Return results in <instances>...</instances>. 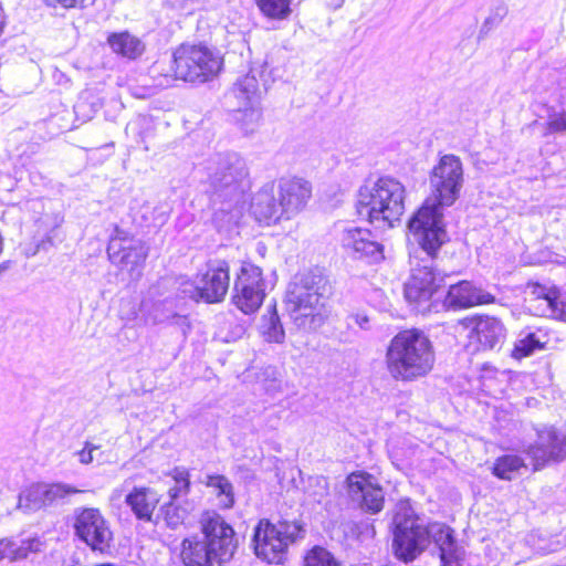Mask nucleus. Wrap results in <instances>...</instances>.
Wrapping results in <instances>:
<instances>
[{"label": "nucleus", "mask_w": 566, "mask_h": 566, "mask_svg": "<svg viewBox=\"0 0 566 566\" xmlns=\"http://www.w3.org/2000/svg\"><path fill=\"white\" fill-rule=\"evenodd\" d=\"M429 185L431 198L412 214L408 229L409 242L434 256L449 241L442 209L451 207L460 198L464 185L461 159L452 154L441 156L430 172Z\"/></svg>", "instance_id": "nucleus-1"}, {"label": "nucleus", "mask_w": 566, "mask_h": 566, "mask_svg": "<svg viewBox=\"0 0 566 566\" xmlns=\"http://www.w3.org/2000/svg\"><path fill=\"white\" fill-rule=\"evenodd\" d=\"M392 525V549L399 560L413 562L432 542L439 549L442 566H460L463 552L452 530L438 522L424 524L408 500L397 503Z\"/></svg>", "instance_id": "nucleus-2"}, {"label": "nucleus", "mask_w": 566, "mask_h": 566, "mask_svg": "<svg viewBox=\"0 0 566 566\" xmlns=\"http://www.w3.org/2000/svg\"><path fill=\"white\" fill-rule=\"evenodd\" d=\"M206 192L213 207L231 211L243 202L249 189V167L235 151L211 154L203 163Z\"/></svg>", "instance_id": "nucleus-3"}, {"label": "nucleus", "mask_w": 566, "mask_h": 566, "mask_svg": "<svg viewBox=\"0 0 566 566\" xmlns=\"http://www.w3.org/2000/svg\"><path fill=\"white\" fill-rule=\"evenodd\" d=\"M202 535L182 541L181 558L185 566H224L237 548L233 527L218 513H207L201 520Z\"/></svg>", "instance_id": "nucleus-4"}, {"label": "nucleus", "mask_w": 566, "mask_h": 566, "mask_svg": "<svg viewBox=\"0 0 566 566\" xmlns=\"http://www.w3.org/2000/svg\"><path fill=\"white\" fill-rule=\"evenodd\" d=\"M385 361L389 375L395 380H416L426 376L433 367L432 343L421 331H401L389 342Z\"/></svg>", "instance_id": "nucleus-5"}, {"label": "nucleus", "mask_w": 566, "mask_h": 566, "mask_svg": "<svg viewBox=\"0 0 566 566\" xmlns=\"http://www.w3.org/2000/svg\"><path fill=\"white\" fill-rule=\"evenodd\" d=\"M326 290V279L319 269H312L294 276L285 295V303L298 327L316 329L324 321L321 313Z\"/></svg>", "instance_id": "nucleus-6"}, {"label": "nucleus", "mask_w": 566, "mask_h": 566, "mask_svg": "<svg viewBox=\"0 0 566 566\" xmlns=\"http://www.w3.org/2000/svg\"><path fill=\"white\" fill-rule=\"evenodd\" d=\"M406 189L395 178L381 177L359 189L356 203L359 218L391 228L405 212Z\"/></svg>", "instance_id": "nucleus-7"}, {"label": "nucleus", "mask_w": 566, "mask_h": 566, "mask_svg": "<svg viewBox=\"0 0 566 566\" xmlns=\"http://www.w3.org/2000/svg\"><path fill=\"white\" fill-rule=\"evenodd\" d=\"M172 63L176 78L207 82L219 73L222 59L206 45L182 44L174 52Z\"/></svg>", "instance_id": "nucleus-8"}, {"label": "nucleus", "mask_w": 566, "mask_h": 566, "mask_svg": "<svg viewBox=\"0 0 566 566\" xmlns=\"http://www.w3.org/2000/svg\"><path fill=\"white\" fill-rule=\"evenodd\" d=\"M258 102L259 83L251 74L239 78L226 95V103L232 107L233 119L245 135L254 133L259 127L262 114L256 106Z\"/></svg>", "instance_id": "nucleus-9"}, {"label": "nucleus", "mask_w": 566, "mask_h": 566, "mask_svg": "<svg viewBox=\"0 0 566 566\" xmlns=\"http://www.w3.org/2000/svg\"><path fill=\"white\" fill-rule=\"evenodd\" d=\"M298 528L289 522L271 523L261 520L254 528L253 543L255 555L269 564H281L286 549L294 542Z\"/></svg>", "instance_id": "nucleus-10"}, {"label": "nucleus", "mask_w": 566, "mask_h": 566, "mask_svg": "<svg viewBox=\"0 0 566 566\" xmlns=\"http://www.w3.org/2000/svg\"><path fill=\"white\" fill-rule=\"evenodd\" d=\"M537 440L523 448L533 471H538L549 462L566 459V428L544 426L536 429Z\"/></svg>", "instance_id": "nucleus-11"}, {"label": "nucleus", "mask_w": 566, "mask_h": 566, "mask_svg": "<svg viewBox=\"0 0 566 566\" xmlns=\"http://www.w3.org/2000/svg\"><path fill=\"white\" fill-rule=\"evenodd\" d=\"M73 527L75 535L93 552L104 554L111 549L113 533L108 522L98 509H76Z\"/></svg>", "instance_id": "nucleus-12"}, {"label": "nucleus", "mask_w": 566, "mask_h": 566, "mask_svg": "<svg viewBox=\"0 0 566 566\" xmlns=\"http://www.w3.org/2000/svg\"><path fill=\"white\" fill-rule=\"evenodd\" d=\"M230 285V266L226 260H210L206 264V271L197 275L195 285L185 293L196 301L202 300L206 303L222 302Z\"/></svg>", "instance_id": "nucleus-13"}, {"label": "nucleus", "mask_w": 566, "mask_h": 566, "mask_svg": "<svg viewBox=\"0 0 566 566\" xmlns=\"http://www.w3.org/2000/svg\"><path fill=\"white\" fill-rule=\"evenodd\" d=\"M421 252L426 254V259H421V263H417L411 269V274L405 283V297L409 303L418 306L428 303L433 294L439 289L443 277L437 272L433 262L437 259L439 251L434 256L429 255L418 244H416Z\"/></svg>", "instance_id": "nucleus-14"}, {"label": "nucleus", "mask_w": 566, "mask_h": 566, "mask_svg": "<svg viewBox=\"0 0 566 566\" xmlns=\"http://www.w3.org/2000/svg\"><path fill=\"white\" fill-rule=\"evenodd\" d=\"M264 281L261 268L244 262L233 286V304L244 314L254 313L262 304Z\"/></svg>", "instance_id": "nucleus-15"}, {"label": "nucleus", "mask_w": 566, "mask_h": 566, "mask_svg": "<svg viewBox=\"0 0 566 566\" xmlns=\"http://www.w3.org/2000/svg\"><path fill=\"white\" fill-rule=\"evenodd\" d=\"M340 244L345 252L368 263H377L384 259L382 245L376 241L368 229L346 227L340 234Z\"/></svg>", "instance_id": "nucleus-16"}, {"label": "nucleus", "mask_w": 566, "mask_h": 566, "mask_svg": "<svg viewBox=\"0 0 566 566\" xmlns=\"http://www.w3.org/2000/svg\"><path fill=\"white\" fill-rule=\"evenodd\" d=\"M276 193L283 219L290 220L306 207L312 196V185L303 178H281Z\"/></svg>", "instance_id": "nucleus-17"}, {"label": "nucleus", "mask_w": 566, "mask_h": 566, "mask_svg": "<svg viewBox=\"0 0 566 566\" xmlns=\"http://www.w3.org/2000/svg\"><path fill=\"white\" fill-rule=\"evenodd\" d=\"M348 493L353 502L370 514L379 513L385 503L384 490L373 482V476L367 473H352L347 478Z\"/></svg>", "instance_id": "nucleus-18"}, {"label": "nucleus", "mask_w": 566, "mask_h": 566, "mask_svg": "<svg viewBox=\"0 0 566 566\" xmlns=\"http://www.w3.org/2000/svg\"><path fill=\"white\" fill-rule=\"evenodd\" d=\"M111 262L134 273L143 265L147 258V248L135 238L113 237L107 247Z\"/></svg>", "instance_id": "nucleus-19"}, {"label": "nucleus", "mask_w": 566, "mask_h": 566, "mask_svg": "<svg viewBox=\"0 0 566 566\" xmlns=\"http://www.w3.org/2000/svg\"><path fill=\"white\" fill-rule=\"evenodd\" d=\"M470 338L478 343V349L492 350L501 348L506 337L503 323L492 316H478L470 319Z\"/></svg>", "instance_id": "nucleus-20"}, {"label": "nucleus", "mask_w": 566, "mask_h": 566, "mask_svg": "<svg viewBox=\"0 0 566 566\" xmlns=\"http://www.w3.org/2000/svg\"><path fill=\"white\" fill-rule=\"evenodd\" d=\"M495 296L470 281L451 284L444 298L448 308H468L475 305L492 304Z\"/></svg>", "instance_id": "nucleus-21"}, {"label": "nucleus", "mask_w": 566, "mask_h": 566, "mask_svg": "<svg viewBox=\"0 0 566 566\" xmlns=\"http://www.w3.org/2000/svg\"><path fill=\"white\" fill-rule=\"evenodd\" d=\"M140 313L146 325L171 323L189 328L187 317L176 313L175 302L168 297L158 301L144 300Z\"/></svg>", "instance_id": "nucleus-22"}, {"label": "nucleus", "mask_w": 566, "mask_h": 566, "mask_svg": "<svg viewBox=\"0 0 566 566\" xmlns=\"http://www.w3.org/2000/svg\"><path fill=\"white\" fill-rule=\"evenodd\" d=\"M274 184L264 185L252 198L251 212L259 222L276 223L283 219Z\"/></svg>", "instance_id": "nucleus-23"}, {"label": "nucleus", "mask_w": 566, "mask_h": 566, "mask_svg": "<svg viewBox=\"0 0 566 566\" xmlns=\"http://www.w3.org/2000/svg\"><path fill=\"white\" fill-rule=\"evenodd\" d=\"M159 502L156 491L150 488H134L125 497V503L135 516L144 522H150L153 513Z\"/></svg>", "instance_id": "nucleus-24"}, {"label": "nucleus", "mask_w": 566, "mask_h": 566, "mask_svg": "<svg viewBox=\"0 0 566 566\" xmlns=\"http://www.w3.org/2000/svg\"><path fill=\"white\" fill-rule=\"evenodd\" d=\"M203 484L210 488L218 500L219 507L232 509L235 504L234 488L223 474H207Z\"/></svg>", "instance_id": "nucleus-25"}, {"label": "nucleus", "mask_w": 566, "mask_h": 566, "mask_svg": "<svg viewBox=\"0 0 566 566\" xmlns=\"http://www.w3.org/2000/svg\"><path fill=\"white\" fill-rule=\"evenodd\" d=\"M108 44L115 53L132 60L140 56L145 50L144 43L128 32L111 34Z\"/></svg>", "instance_id": "nucleus-26"}, {"label": "nucleus", "mask_w": 566, "mask_h": 566, "mask_svg": "<svg viewBox=\"0 0 566 566\" xmlns=\"http://www.w3.org/2000/svg\"><path fill=\"white\" fill-rule=\"evenodd\" d=\"M18 507L24 512H36L46 507L44 483H33L19 495Z\"/></svg>", "instance_id": "nucleus-27"}, {"label": "nucleus", "mask_w": 566, "mask_h": 566, "mask_svg": "<svg viewBox=\"0 0 566 566\" xmlns=\"http://www.w3.org/2000/svg\"><path fill=\"white\" fill-rule=\"evenodd\" d=\"M527 468L525 459L517 454H505L496 459L493 473L502 480H512L513 474Z\"/></svg>", "instance_id": "nucleus-28"}, {"label": "nucleus", "mask_w": 566, "mask_h": 566, "mask_svg": "<svg viewBox=\"0 0 566 566\" xmlns=\"http://www.w3.org/2000/svg\"><path fill=\"white\" fill-rule=\"evenodd\" d=\"M44 491L46 506L64 504L69 496L83 492L71 484L62 482L44 483Z\"/></svg>", "instance_id": "nucleus-29"}, {"label": "nucleus", "mask_w": 566, "mask_h": 566, "mask_svg": "<svg viewBox=\"0 0 566 566\" xmlns=\"http://www.w3.org/2000/svg\"><path fill=\"white\" fill-rule=\"evenodd\" d=\"M293 0H255L258 8L269 19L284 20L291 14Z\"/></svg>", "instance_id": "nucleus-30"}, {"label": "nucleus", "mask_w": 566, "mask_h": 566, "mask_svg": "<svg viewBox=\"0 0 566 566\" xmlns=\"http://www.w3.org/2000/svg\"><path fill=\"white\" fill-rule=\"evenodd\" d=\"M261 331L268 342L282 343L284 340L285 333L275 307L263 316Z\"/></svg>", "instance_id": "nucleus-31"}, {"label": "nucleus", "mask_w": 566, "mask_h": 566, "mask_svg": "<svg viewBox=\"0 0 566 566\" xmlns=\"http://www.w3.org/2000/svg\"><path fill=\"white\" fill-rule=\"evenodd\" d=\"M161 512L166 525L172 530L184 524L189 514L187 505H182L172 500L161 507Z\"/></svg>", "instance_id": "nucleus-32"}, {"label": "nucleus", "mask_w": 566, "mask_h": 566, "mask_svg": "<svg viewBox=\"0 0 566 566\" xmlns=\"http://www.w3.org/2000/svg\"><path fill=\"white\" fill-rule=\"evenodd\" d=\"M174 485L169 488L168 494L170 500L177 501L187 496L190 492V479L186 469L176 468L172 473Z\"/></svg>", "instance_id": "nucleus-33"}, {"label": "nucleus", "mask_w": 566, "mask_h": 566, "mask_svg": "<svg viewBox=\"0 0 566 566\" xmlns=\"http://www.w3.org/2000/svg\"><path fill=\"white\" fill-rule=\"evenodd\" d=\"M154 124L147 116H138L126 126V133H132L138 143L145 144L153 135Z\"/></svg>", "instance_id": "nucleus-34"}, {"label": "nucleus", "mask_w": 566, "mask_h": 566, "mask_svg": "<svg viewBox=\"0 0 566 566\" xmlns=\"http://www.w3.org/2000/svg\"><path fill=\"white\" fill-rule=\"evenodd\" d=\"M542 348V343L535 333H527L516 340L512 352L513 357L523 358L532 355L535 349Z\"/></svg>", "instance_id": "nucleus-35"}, {"label": "nucleus", "mask_w": 566, "mask_h": 566, "mask_svg": "<svg viewBox=\"0 0 566 566\" xmlns=\"http://www.w3.org/2000/svg\"><path fill=\"white\" fill-rule=\"evenodd\" d=\"M306 566H339L332 553L327 549L316 546L305 557Z\"/></svg>", "instance_id": "nucleus-36"}, {"label": "nucleus", "mask_w": 566, "mask_h": 566, "mask_svg": "<svg viewBox=\"0 0 566 566\" xmlns=\"http://www.w3.org/2000/svg\"><path fill=\"white\" fill-rule=\"evenodd\" d=\"M544 136L551 134H566V112L552 111L547 115V120L544 124Z\"/></svg>", "instance_id": "nucleus-37"}, {"label": "nucleus", "mask_w": 566, "mask_h": 566, "mask_svg": "<svg viewBox=\"0 0 566 566\" xmlns=\"http://www.w3.org/2000/svg\"><path fill=\"white\" fill-rule=\"evenodd\" d=\"M41 542L38 538L23 539L19 544L12 541L11 562L24 559L32 552H39Z\"/></svg>", "instance_id": "nucleus-38"}, {"label": "nucleus", "mask_w": 566, "mask_h": 566, "mask_svg": "<svg viewBox=\"0 0 566 566\" xmlns=\"http://www.w3.org/2000/svg\"><path fill=\"white\" fill-rule=\"evenodd\" d=\"M41 542L38 538L23 539L19 544L12 541L11 562L24 559L32 552H39Z\"/></svg>", "instance_id": "nucleus-39"}, {"label": "nucleus", "mask_w": 566, "mask_h": 566, "mask_svg": "<svg viewBox=\"0 0 566 566\" xmlns=\"http://www.w3.org/2000/svg\"><path fill=\"white\" fill-rule=\"evenodd\" d=\"M507 14L504 4L497 6L481 25L479 38L485 36L493 28L497 27Z\"/></svg>", "instance_id": "nucleus-40"}, {"label": "nucleus", "mask_w": 566, "mask_h": 566, "mask_svg": "<svg viewBox=\"0 0 566 566\" xmlns=\"http://www.w3.org/2000/svg\"><path fill=\"white\" fill-rule=\"evenodd\" d=\"M63 222V217L59 212L44 213L36 220V224L40 231L44 234L51 233Z\"/></svg>", "instance_id": "nucleus-41"}, {"label": "nucleus", "mask_w": 566, "mask_h": 566, "mask_svg": "<svg viewBox=\"0 0 566 566\" xmlns=\"http://www.w3.org/2000/svg\"><path fill=\"white\" fill-rule=\"evenodd\" d=\"M50 8H87L93 6L95 0H42Z\"/></svg>", "instance_id": "nucleus-42"}, {"label": "nucleus", "mask_w": 566, "mask_h": 566, "mask_svg": "<svg viewBox=\"0 0 566 566\" xmlns=\"http://www.w3.org/2000/svg\"><path fill=\"white\" fill-rule=\"evenodd\" d=\"M532 293L535 294L537 297H543L546 301L547 305L552 310H555V307L557 305V298L555 296H552L549 293H545L544 286H542L539 284L533 285Z\"/></svg>", "instance_id": "nucleus-43"}, {"label": "nucleus", "mask_w": 566, "mask_h": 566, "mask_svg": "<svg viewBox=\"0 0 566 566\" xmlns=\"http://www.w3.org/2000/svg\"><path fill=\"white\" fill-rule=\"evenodd\" d=\"M356 324L360 329H369V317L365 314L355 313L347 316V325Z\"/></svg>", "instance_id": "nucleus-44"}, {"label": "nucleus", "mask_w": 566, "mask_h": 566, "mask_svg": "<svg viewBox=\"0 0 566 566\" xmlns=\"http://www.w3.org/2000/svg\"><path fill=\"white\" fill-rule=\"evenodd\" d=\"M96 449H97L96 446H94L90 442H86L85 447L81 451L77 452L78 461L82 464H90L93 461L92 452Z\"/></svg>", "instance_id": "nucleus-45"}, {"label": "nucleus", "mask_w": 566, "mask_h": 566, "mask_svg": "<svg viewBox=\"0 0 566 566\" xmlns=\"http://www.w3.org/2000/svg\"><path fill=\"white\" fill-rule=\"evenodd\" d=\"M315 481H316V485L318 488V491L313 494V499L317 503H321L322 499L325 495H327V493H328L327 481L325 479H323V478H317V479H315Z\"/></svg>", "instance_id": "nucleus-46"}, {"label": "nucleus", "mask_w": 566, "mask_h": 566, "mask_svg": "<svg viewBox=\"0 0 566 566\" xmlns=\"http://www.w3.org/2000/svg\"><path fill=\"white\" fill-rule=\"evenodd\" d=\"M12 555V539L2 538L0 539V560L9 559L11 560Z\"/></svg>", "instance_id": "nucleus-47"}, {"label": "nucleus", "mask_w": 566, "mask_h": 566, "mask_svg": "<svg viewBox=\"0 0 566 566\" xmlns=\"http://www.w3.org/2000/svg\"><path fill=\"white\" fill-rule=\"evenodd\" d=\"M11 261H4L0 264V276L10 269Z\"/></svg>", "instance_id": "nucleus-48"}, {"label": "nucleus", "mask_w": 566, "mask_h": 566, "mask_svg": "<svg viewBox=\"0 0 566 566\" xmlns=\"http://www.w3.org/2000/svg\"><path fill=\"white\" fill-rule=\"evenodd\" d=\"M344 0H338L337 3L334 6V9H338L342 7Z\"/></svg>", "instance_id": "nucleus-49"}, {"label": "nucleus", "mask_w": 566, "mask_h": 566, "mask_svg": "<svg viewBox=\"0 0 566 566\" xmlns=\"http://www.w3.org/2000/svg\"><path fill=\"white\" fill-rule=\"evenodd\" d=\"M96 566H115V565L111 564V563H105V564H99V565H96Z\"/></svg>", "instance_id": "nucleus-50"}]
</instances>
